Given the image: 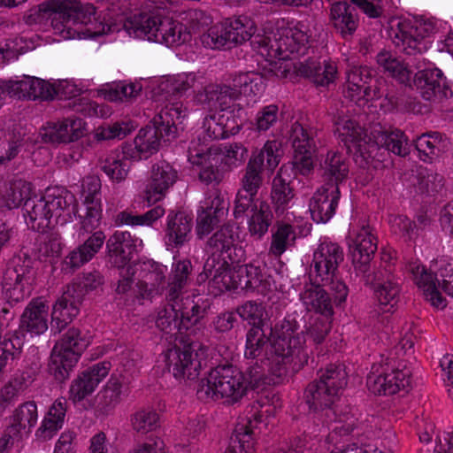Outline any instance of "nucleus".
Masks as SVG:
<instances>
[{"label":"nucleus","mask_w":453,"mask_h":453,"mask_svg":"<svg viewBox=\"0 0 453 453\" xmlns=\"http://www.w3.org/2000/svg\"><path fill=\"white\" fill-rule=\"evenodd\" d=\"M38 12L48 14L55 35L63 39L96 38L120 31L119 22L107 21L96 16L92 4L83 6L78 0H49L38 6Z\"/></svg>","instance_id":"2"},{"label":"nucleus","mask_w":453,"mask_h":453,"mask_svg":"<svg viewBox=\"0 0 453 453\" xmlns=\"http://www.w3.org/2000/svg\"><path fill=\"white\" fill-rule=\"evenodd\" d=\"M181 307L179 304H165L159 310L156 319L157 327L165 334H175L181 333L179 313Z\"/></svg>","instance_id":"53"},{"label":"nucleus","mask_w":453,"mask_h":453,"mask_svg":"<svg viewBox=\"0 0 453 453\" xmlns=\"http://www.w3.org/2000/svg\"><path fill=\"white\" fill-rule=\"evenodd\" d=\"M273 214L269 204L261 201L258 207H254V211L248 219V230L251 236L261 239L272 225Z\"/></svg>","instance_id":"47"},{"label":"nucleus","mask_w":453,"mask_h":453,"mask_svg":"<svg viewBox=\"0 0 453 453\" xmlns=\"http://www.w3.org/2000/svg\"><path fill=\"white\" fill-rule=\"evenodd\" d=\"M324 286H329L331 289V282L315 281L314 277H310V283L305 284L300 297L308 311L322 316H333V301Z\"/></svg>","instance_id":"22"},{"label":"nucleus","mask_w":453,"mask_h":453,"mask_svg":"<svg viewBox=\"0 0 453 453\" xmlns=\"http://www.w3.org/2000/svg\"><path fill=\"white\" fill-rule=\"evenodd\" d=\"M242 372L236 366L226 364L212 368L208 377L203 379L196 389L197 398L202 401L226 399L237 402L245 395Z\"/></svg>","instance_id":"5"},{"label":"nucleus","mask_w":453,"mask_h":453,"mask_svg":"<svg viewBox=\"0 0 453 453\" xmlns=\"http://www.w3.org/2000/svg\"><path fill=\"white\" fill-rule=\"evenodd\" d=\"M123 388V381L118 377L111 376L96 395V413L102 416L111 415L126 395Z\"/></svg>","instance_id":"32"},{"label":"nucleus","mask_w":453,"mask_h":453,"mask_svg":"<svg viewBox=\"0 0 453 453\" xmlns=\"http://www.w3.org/2000/svg\"><path fill=\"white\" fill-rule=\"evenodd\" d=\"M6 88L13 96L19 99H52L56 94L55 88L48 81L28 75H23L22 79L9 81Z\"/></svg>","instance_id":"19"},{"label":"nucleus","mask_w":453,"mask_h":453,"mask_svg":"<svg viewBox=\"0 0 453 453\" xmlns=\"http://www.w3.org/2000/svg\"><path fill=\"white\" fill-rule=\"evenodd\" d=\"M130 422L134 431L147 434L159 426V415L152 408H142L130 416Z\"/></svg>","instance_id":"57"},{"label":"nucleus","mask_w":453,"mask_h":453,"mask_svg":"<svg viewBox=\"0 0 453 453\" xmlns=\"http://www.w3.org/2000/svg\"><path fill=\"white\" fill-rule=\"evenodd\" d=\"M123 156L120 158L119 155L111 153L108 155L104 159L100 161L101 170L115 182H120L124 180L128 173L129 165L127 162L129 156Z\"/></svg>","instance_id":"51"},{"label":"nucleus","mask_w":453,"mask_h":453,"mask_svg":"<svg viewBox=\"0 0 453 453\" xmlns=\"http://www.w3.org/2000/svg\"><path fill=\"white\" fill-rule=\"evenodd\" d=\"M330 21L334 29L344 38L352 36L358 27L357 7L346 1H339L332 4Z\"/></svg>","instance_id":"29"},{"label":"nucleus","mask_w":453,"mask_h":453,"mask_svg":"<svg viewBox=\"0 0 453 453\" xmlns=\"http://www.w3.org/2000/svg\"><path fill=\"white\" fill-rule=\"evenodd\" d=\"M86 295V290H83L81 284L73 282L67 286L66 290L63 293L61 297L58 299L55 304L58 306L61 304L63 309L77 316L80 312V306Z\"/></svg>","instance_id":"59"},{"label":"nucleus","mask_w":453,"mask_h":453,"mask_svg":"<svg viewBox=\"0 0 453 453\" xmlns=\"http://www.w3.org/2000/svg\"><path fill=\"white\" fill-rule=\"evenodd\" d=\"M299 73L311 80L317 86H328L334 82L337 73L336 67L331 64L323 65L314 59H308L299 67Z\"/></svg>","instance_id":"45"},{"label":"nucleus","mask_w":453,"mask_h":453,"mask_svg":"<svg viewBox=\"0 0 453 453\" xmlns=\"http://www.w3.org/2000/svg\"><path fill=\"white\" fill-rule=\"evenodd\" d=\"M296 196V190L290 180H285L279 173L272 183L271 200L277 214H283Z\"/></svg>","instance_id":"43"},{"label":"nucleus","mask_w":453,"mask_h":453,"mask_svg":"<svg viewBox=\"0 0 453 453\" xmlns=\"http://www.w3.org/2000/svg\"><path fill=\"white\" fill-rule=\"evenodd\" d=\"M171 141L166 140L164 130L151 120L150 124L139 130L134 140V147L133 148L132 144L125 143L122 146V152L134 160H139L142 157L148 158L159 150L162 142Z\"/></svg>","instance_id":"13"},{"label":"nucleus","mask_w":453,"mask_h":453,"mask_svg":"<svg viewBox=\"0 0 453 453\" xmlns=\"http://www.w3.org/2000/svg\"><path fill=\"white\" fill-rule=\"evenodd\" d=\"M160 19L161 13L157 9L144 7L132 15L121 19L119 24H120V30L125 29L130 36L155 42L157 23Z\"/></svg>","instance_id":"16"},{"label":"nucleus","mask_w":453,"mask_h":453,"mask_svg":"<svg viewBox=\"0 0 453 453\" xmlns=\"http://www.w3.org/2000/svg\"><path fill=\"white\" fill-rule=\"evenodd\" d=\"M85 134V122L78 117H69L58 121L47 122L40 130L42 141L58 145L79 140Z\"/></svg>","instance_id":"15"},{"label":"nucleus","mask_w":453,"mask_h":453,"mask_svg":"<svg viewBox=\"0 0 453 453\" xmlns=\"http://www.w3.org/2000/svg\"><path fill=\"white\" fill-rule=\"evenodd\" d=\"M374 139L378 146L385 148L397 156L405 157L410 153L407 137L401 130H380L377 135H374Z\"/></svg>","instance_id":"46"},{"label":"nucleus","mask_w":453,"mask_h":453,"mask_svg":"<svg viewBox=\"0 0 453 453\" xmlns=\"http://www.w3.org/2000/svg\"><path fill=\"white\" fill-rule=\"evenodd\" d=\"M264 365H267V361L259 363L258 360H252L242 372L245 393L248 389H263L265 385L270 384V379L265 374Z\"/></svg>","instance_id":"52"},{"label":"nucleus","mask_w":453,"mask_h":453,"mask_svg":"<svg viewBox=\"0 0 453 453\" xmlns=\"http://www.w3.org/2000/svg\"><path fill=\"white\" fill-rule=\"evenodd\" d=\"M256 27L247 17L227 19L220 26L211 27L201 36L203 45L210 49H231L251 39Z\"/></svg>","instance_id":"9"},{"label":"nucleus","mask_w":453,"mask_h":453,"mask_svg":"<svg viewBox=\"0 0 453 453\" xmlns=\"http://www.w3.org/2000/svg\"><path fill=\"white\" fill-rule=\"evenodd\" d=\"M443 179L441 175L434 173L432 170L420 167L415 175L413 185L420 193L438 192L443 186Z\"/></svg>","instance_id":"63"},{"label":"nucleus","mask_w":453,"mask_h":453,"mask_svg":"<svg viewBox=\"0 0 453 453\" xmlns=\"http://www.w3.org/2000/svg\"><path fill=\"white\" fill-rule=\"evenodd\" d=\"M233 269L221 255L212 253L203 265V272L200 274L202 280L211 279L220 290H227L225 278L232 275Z\"/></svg>","instance_id":"44"},{"label":"nucleus","mask_w":453,"mask_h":453,"mask_svg":"<svg viewBox=\"0 0 453 453\" xmlns=\"http://www.w3.org/2000/svg\"><path fill=\"white\" fill-rule=\"evenodd\" d=\"M236 313L247 321L251 327L257 326L265 329L267 314L262 303L247 301L236 308Z\"/></svg>","instance_id":"55"},{"label":"nucleus","mask_w":453,"mask_h":453,"mask_svg":"<svg viewBox=\"0 0 453 453\" xmlns=\"http://www.w3.org/2000/svg\"><path fill=\"white\" fill-rule=\"evenodd\" d=\"M36 262L27 253L20 252L12 260L2 280V296L9 307L27 301L36 285Z\"/></svg>","instance_id":"4"},{"label":"nucleus","mask_w":453,"mask_h":453,"mask_svg":"<svg viewBox=\"0 0 453 453\" xmlns=\"http://www.w3.org/2000/svg\"><path fill=\"white\" fill-rule=\"evenodd\" d=\"M176 179L177 172L169 164L163 162L154 165L150 182L145 190L144 198L148 203L151 204L161 200Z\"/></svg>","instance_id":"25"},{"label":"nucleus","mask_w":453,"mask_h":453,"mask_svg":"<svg viewBox=\"0 0 453 453\" xmlns=\"http://www.w3.org/2000/svg\"><path fill=\"white\" fill-rule=\"evenodd\" d=\"M43 197L56 225L66 223L78 212L74 195L65 188H48Z\"/></svg>","instance_id":"18"},{"label":"nucleus","mask_w":453,"mask_h":453,"mask_svg":"<svg viewBox=\"0 0 453 453\" xmlns=\"http://www.w3.org/2000/svg\"><path fill=\"white\" fill-rule=\"evenodd\" d=\"M186 116L187 108H183L182 104H170L152 119V123L158 125L164 130L166 140H173L177 136L178 125L182 123Z\"/></svg>","instance_id":"35"},{"label":"nucleus","mask_w":453,"mask_h":453,"mask_svg":"<svg viewBox=\"0 0 453 453\" xmlns=\"http://www.w3.org/2000/svg\"><path fill=\"white\" fill-rule=\"evenodd\" d=\"M421 40L416 37L411 30V25L407 22H399L395 32L394 42L397 47L402 46L403 51L407 55L420 53L419 45Z\"/></svg>","instance_id":"56"},{"label":"nucleus","mask_w":453,"mask_h":453,"mask_svg":"<svg viewBox=\"0 0 453 453\" xmlns=\"http://www.w3.org/2000/svg\"><path fill=\"white\" fill-rule=\"evenodd\" d=\"M193 217L184 211H170L166 217L165 236L175 248L183 246L191 238Z\"/></svg>","instance_id":"27"},{"label":"nucleus","mask_w":453,"mask_h":453,"mask_svg":"<svg viewBox=\"0 0 453 453\" xmlns=\"http://www.w3.org/2000/svg\"><path fill=\"white\" fill-rule=\"evenodd\" d=\"M410 271L413 275V280L418 288L422 289L425 296L429 298L432 304L436 307H444V299L438 290L436 276L428 272L423 265H411Z\"/></svg>","instance_id":"41"},{"label":"nucleus","mask_w":453,"mask_h":453,"mask_svg":"<svg viewBox=\"0 0 453 453\" xmlns=\"http://www.w3.org/2000/svg\"><path fill=\"white\" fill-rule=\"evenodd\" d=\"M418 89L423 99L441 102L452 96L453 92L443 73L438 68L418 71L411 79V87Z\"/></svg>","instance_id":"14"},{"label":"nucleus","mask_w":453,"mask_h":453,"mask_svg":"<svg viewBox=\"0 0 453 453\" xmlns=\"http://www.w3.org/2000/svg\"><path fill=\"white\" fill-rule=\"evenodd\" d=\"M379 70L397 80L400 83L411 87L412 72L391 51L382 50L376 56Z\"/></svg>","instance_id":"37"},{"label":"nucleus","mask_w":453,"mask_h":453,"mask_svg":"<svg viewBox=\"0 0 453 453\" xmlns=\"http://www.w3.org/2000/svg\"><path fill=\"white\" fill-rule=\"evenodd\" d=\"M366 385L372 393L379 395H390L405 389L411 385L410 372L403 370H392L391 372L375 374L372 372L367 376Z\"/></svg>","instance_id":"20"},{"label":"nucleus","mask_w":453,"mask_h":453,"mask_svg":"<svg viewBox=\"0 0 453 453\" xmlns=\"http://www.w3.org/2000/svg\"><path fill=\"white\" fill-rule=\"evenodd\" d=\"M222 203L223 201L217 196L211 201L210 206L202 208L201 211L198 212L196 231L199 239L208 235L220 223L225 214V208Z\"/></svg>","instance_id":"39"},{"label":"nucleus","mask_w":453,"mask_h":453,"mask_svg":"<svg viewBox=\"0 0 453 453\" xmlns=\"http://www.w3.org/2000/svg\"><path fill=\"white\" fill-rule=\"evenodd\" d=\"M66 404L67 402L65 398H58L50 407L42 425L35 433L40 441L50 440L62 428L66 412Z\"/></svg>","instance_id":"34"},{"label":"nucleus","mask_w":453,"mask_h":453,"mask_svg":"<svg viewBox=\"0 0 453 453\" xmlns=\"http://www.w3.org/2000/svg\"><path fill=\"white\" fill-rule=\"evenodd\" d=\"M190 39V32L185 25L161 14L155 42L173 46L185 43Z\"/></svg>","instance_id":"33"},{"label":"nucleus","mask_w":453,"mask_h":453,"mask_svg":"<svg viewBox=\"0 0 453 453\" xmlns=\"http://www.w3.org/2000/svg\"><path fill=\"white\" fill-rule=\"evenodd\" d=\"M242 95V90L226 84H210L204 88L205 101L221 111H228L234 107V102Z\"/></svg>","instance_id":"42"},{"label":"nucleus","mask_w":453,"mask_h":453,"mask_svg":"<svg viewBox=\"0 0 453 453\" xmlns=\"http://www.w3.org/2000/svg\"><path fill=\"white\" fill-rule=\"evenodd\" d=\"M334 125L339 134L341 142H343L348 152L352 153V146L363 142L366 138V133L363 127L349 117L337 114L334 117Z\"/></svg>","instance_id":"38"},{"label":"nucleus","mask_w":453,"mask_h":453,"mask_svg":"<svg viewBox=\"0 0 453 453\" xmlns=\"http://www.w3.org/2000/svg\"><path fill=\"white\" fill-rule=\"evenodd\" d=\"M296 232L293 226L288 223H277V229L272 235L270 250L275 256H280L289 245L296 241Z\"/></svg>","instance_id":"60"},{"label":"nucleus","mask_w":453,"mask_h":453,"mask_svg":"<svg viewBox=\"0 0 453 453\" xmlns=\"http://www.w3.org/2000/svg\"><path fill=\"white\" fill-rule=\"evenodd\" d=\"M134 247L130 233L116 231L106 241L107 264L111 267L124 269L131 260Z\"/></svg>","instance_id":"24"},{"label":"nucleus","mask_w":453,"mask_h":453,"mask_svg":"<svg viewBox=\"0 0 453 453\" xmlns=\"http://www.w3.org/2000/svg\"><path fill=\"white\" fill-rule=\"evenodd\" d=\"M11 424L7 428L10 438H21L29 434L38 419L37 406L34 401H27L16 408L10 417Z\"/></svg>","instance_id":"30"},{"label":"nucleus","mask_w":453,"mask_h":453,"mask_svg":"<svg viewBox=\"0 0 453 453\" xmlns=\"http://www.w3.org/2000/svg\"><path fill=\"white\" fill-rule=\"evenodd\" d=\"M19 327L33 334H42L48 329V306L40 298L33 299L25 308Z\"/></svg>","instance_id":"31"},{"label":"nucleus","mask_w":453,"mask_h":453,"mask_svg":"<svg viewBox=\"0 0 453 453\" xmlns=\"http://www.w3.org/2000/svg\"><path fill=\"white\" fill-rule=\"evenodd\" d=\"M84 242L73 250L65 258V265L73 271L89 262L103 248L105 242V234L101 231L88 233Z\"/></svg>","instance_id":"26"},{"label":"nucleus","mask_w":453,"mask_h":453,"mask_svg":"<svg viewBox=\"0 0 453 453\" xmlns=\"http://www.w3.org/2000/svg\"><path fill=\"white\" fill-rule=\"evenodd\" d=\"M282 156L281 144L277 140L267 141L262 149H256L249 159L241 179V190L257 195L264 182V168L273 172Z\"/></svg>","instance_id":"7"},{"label":"nucleus","mask_w":453,"mask_h":453,"mask_svg":"<svg viewBox=\"0 0 453 453\" xmlns=\"http://www.w3.org/2000/svg\"><path fill=\"white\" fill-rule=\"evenodd\" d=\"M74 355L52 349L48 363V372L57 383L63 384L69 380L80 359V357Z\"/></svg>","instance_id":"36"},{"label":"nucleus","mask_w":453,"mask_h":453,"mask_svg":"<svg viewBox=\"0 0 453 453\" xmlns=\"http://www.w3.org/2000/svg\"><path fill=\"white\" fill-rule=\"evenodd\" d=\"M104 98L110 102L128 101L136 97L142 91L139 83L120 81L104 90Z\"/></svg>","instance_id":"62"},{"label":"nucleus","mask_w":453,"mask_h":453,"mask_svg":"<svg viewBox=\"0 0 453 453\" xmlns=\"http://www.w3.org/2000/svg\"><path fill=\"white\" fill-rule=\"evenodd\" d=\"M343 259V250L337 243L321 242L313 253L309 274V277H314L315 281L331 282L334 303L337 306L346 301L349 293L346 284L336 279L338 267Z\"/></svg>","instance_id":"6"},{"label":"nucleus","mask_w":453,"mask_h":453,"mask_svg":"<svg viewBox=\"0 0 453 453\" xmlns=\"http://www.w3.org/2000/svg\"><path fill=\"white\" fill-rule=\"evenodd\" d=\"M309 35L303 31H296L289 36L280 37L274 41L267 50L270 58L286 60L290 58V54L298 53L301 47H304L309 42Z\"/></svg>","instance_id":"40"},{"label":"nucleus","mask_w":453,"mask_h":453,"mask_svg":"<svg viewBox=\"0 0 453 453\" xmlns=\"http://www.w3.org/2000/svg\"><path fill=\"white\" fill-rule=\"evenodd\" d=\"M24 216L34 231L44 233L56 225L43 196L35 195L24 203Z\"/></svg>","instance_id":"28"},{"label":"nucleus","mask_w":453,"mask_h":453,"mask_svg":"<svg viewBox=\"0 0 453 453\" xmlns=\"http://www.w3.org/2000/svg\"><path fill=\"white\" fill-rule=\"evenodd\" d=\"M318 171L324 182L323 186L329 188H339V185L348 178L349 162L342 154L329 151L321 158Z\"/></svg>","instance_id":"23"},{"label":"nucleus","mask_w":453,"mask_h":453,"mask_svg":"<svg viewBox=\"0 0 453 453\" xmlns=\"http://www.w3.org/2000/svg\"><path fill=\"white\" fill-rule=\"evenodd\" d=\"M32 197L30 183L23 180L15 181L6 191V206L9 209L22 206L24 209V203Z\"/></svg>","instance_id":"64"},{"label":"nucleus","mask_w":453,"mask_h":453,"mask_svg":"<svg viewBox=\"0 0 453 453\" xmlns=\"http://www.w3.org/2000/svg\"><path fill=\"white\" fill-rule=\"evenodd\" d=\"M303 401L309 411L318 414L324 424L330 427L334 424L343 423L347 414H339L336 401L339 396L326 385L315 379L311 381L303 392Z\"/></svg>","instance_id":"10"},{"label":"nucleus","mask_w":453,"mask_h":453,"mask_svg":"<svg viewBox=\"0 0 453 453\" xmlns=\"http://www.w3.org/2000/svg\"><path fill=\"white\" fill-rule=\"evenodd\" d=\"M235 242L234 231L229 226H223L207 241L206 249L212 253L222 255L232 250Z\"/></svg>","instance_id":"58"},{"label":"nucleus","mask_w":453,"mask_h":453,"mask_svg":"<svg viewBox=\"0 0 453 453\" xmlns=\"http://www.w3.org/2000/svg\"><path fill=\"white\" fill-rule=\"evenodd\" d=\"M375 241L368 227H363L349 244V251L355 270L363 274L366 285L373 288L380 304L389 306L386 310L389 311L399 301L400 286L386 271L370 272V263L377 250Z\"/></svg>","instance_id":"3"},{"label":"nucleus","mask_w":453,"mask_h":453,"mask_svg":"<svg viewBox=\"0 0 453 453\" xmlns=\"http://www.w3.org/2000/svg\"><path fill=\"white\" fill-rule=\"evenodd\" d=\"M87 346L88 342L81 337V330L73 326L63 334L53 348L70 354L73 353L74 356L81 357Z\"/></svg>","instance_id":"54"},{"label":"nucleus","mask_w":453,"mask_h":453,"mask_svg":"<svg viewBox=\"0 0 453 453\" xmlns=\"http://www.w3.org/2000/svg\"><path fill=\"white\" fill-rule=\"evenodd\" d=\"M227 290H244L266 296L275 288L273 277L266 273L265 266L247 264L233 268L232 275L225 278Z\"/></svg>","instance_id":"11"},{"label":"nucleus","mask_w":453,"mask_h":453,"mask_svg":"<svg viewBox=\"0 0 453 453\" xmlns=\"http://www.w3.org/2000/svg\"><path fill=\"white\" fill-rule=\"evenodd\" d=\"M232 111H226L219 115V119H216L215 115H208L203 119V127L204 133L203 139L209 140H219L228 136V132H233L236 126L228 125L229 120L228 114Z\"/></svg>","instance_id":"49"},{"label":"nucleus","mask_w":453,"mask_h":453,"mask_svg":"<svg viewBox=\"0 0 453 453\" xmlns=\"http://www.w3.org/2000/svg\"><path fill=\"white\" fill-rule=\"evenodd\" d=\"M316 130L310 127H304L299 122H295L291 127L289 139L292 143L293 150H302L308 152H317L315 142Z\"/></svg>","instance_id":"50"},{"label":"nucleus","mask_w":453,"mask_h":453,"mask_svg":"<svg viewBox=\"0 0 453 453\" xmlns=\"http://www.w3.org/2000/svg\"><path fill=\"white\" fill-rule=\"evenodd\" d=\"M206 349L200 342H192L182 348L175 346L165 354V363L169 372L176 379L195 380L206 364Z\"/></svg>","instance_id":"8"},{"label":"nucleus","mask_w":453,"mask_h":453,"mask_svg":"<svg viewBox=\"0 0 453 453\" xmlns=\"http://www.w3.org/2000/svg\"><path fill=\"white\" fill-rule=\"evenodd\" d=\"M111 364L103 362L82 371L70 386L69 398L73 403H79L90 395L104 379L110 370Z\"/></svg>","instance_id":"17"},{"label":"nucleus","mask_w":453,"mask_h":453,"mask_svg":"<svg viewBox=\"0 0 453 453\" xmlns=\"http://www.w3.org/2000/svg\"><path fill=\"white\" fill-rule=\"evenodd\" d=\"M319 380L339 396L340 392L348 384V373L341 364H329L319 371Z\"/></svg>","instance_id":"48"},{"label":"nucleus","mask_w":453,"mask_h":453,"mask_svg":"<svg viewBox=\"0 0 453 453\" xmlns=\"http://www.w3.org/2000/svg\"><path fill=\"white\" fill-rule=\"evenodd\" d=\"M341 197L340 188L321 186L310 199L309 210L317 223H326L334 215Z\"/></svg>","instance_id":"21"},{"label":"nucleus","mask_w":453,"mask_h":453,"mask_svg":"<svg viewBox=\"0 0 453 453\" xmlns=\"http://www.w3.org/2000/svg\"><path fill=\"white\" fill-rule=\"evenodd\" d=\"M165 213V209L161 206H156L144 214L134 215L127 211L119 212L116 217V224H125L128 226H151L153 222L161 218Z\"/></svg>","instance_id":"61"},{"label":"nucleus","mask_w":453,"mask_h":453,"mask_svg":"<svg viewBox=\"0 0 453 453\" xmlns=\"http://www.w3.org/2000/svg\"><path fill=\"white\" fill-rule=\"evenodd\" d=\"M304 330L289 316L270 326L269 334L262 327H250L246 334L244 356L248 359L267 361L268 371L277 379L287 376L288 365L295 372L308 365Z\"/></svg>","instance_id":"1"},{"label":"nucleus","mask_w":453,"mask_h":453,"mask_svg":"<svg viewBox=\"0 0 453 453\" xmlns=\"http://www.w3.org/2000/svg\"><path fill=\"white\" fill-rule=\"evenodd\" d=\"M188 161L200 166L199 180L206 185L219 184L224 178L222 165L224 156L211 148H197L196 144L190 146L188 151Z\"/></svg>","instance_id":"12"}]
</instances>
